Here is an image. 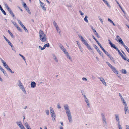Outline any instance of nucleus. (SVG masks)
<instances>
[{
  "mask_svg": "<svg viewBox=\"0 0 129 129\" xmlns=\"http://www.w3.org/2000/svg\"><path fill=\"white\" fill-rule=\"evenodd\" d=\"M64 107L66 111V113L67 116L69 121L70 123H71L72 122L73 119L72 115L69 106L68 105H65L64 106Z\"/></svg>",
  "mask_w": 129,
  "mask_h": 129,
  "instance_id": "obj_1",
  "label": "nucleus"
},
{
  "mask_svg": "<svg viewBox=\"0 0 129 129\" xmlns=\"http://www.w3.org/2000/svg\"><path fill=\"white\" fill-rule=\"evenodd\" d=\"M39 38L40 40L42 42H45L47 41V36L43 31L40 30L39 31Z\"/></svg>",
  "mask_w": 129,
  "mask_h": 129,
  "instance_id": "obj_2",
  "label": "nucleus"
},
{
  "mask_svg": "<svg viewBox=\"0 0 129 129\" xmlns=\"http://www.w3.org/2000/svg\"><path fill=\"white\" fill-rule=\"evenodd\" d=\"M17 85L22 91L25 94H26V91L25 88L23 85L20 81H18L17 83Z\"/></svg>",
  "mask_w": 129,
  "mask_h": 129,
  "instance_id": "obj_3",
  "label": "nucleus"
},
{
  "mask_svg": "<svg viewBox=\"0 0 129 129\" xmlns=\"http://www.w3.org/2000/svg\"><path fill=\"white\" fill-rule=\"evenodd\" d=\"M78 36L83 44L85 45L87 47H88L89 45L88 43L84 37L80 35H79Z\"/></svg>",
  "mask_w": 129,
  "mask_h": 129,
  "instance_id": "obj_4",
  "label": "nucleus"
},
{
  "mask_svg": "<svg viewBox=\"0 0 129 129\" xmlns=\"http://www.w3.org/2000/svg\"><path fill=\"white\" fill-rule=\"evenodd\" d=\"M101 115L104 125L105 126H107V123L105 115L103 113H102Z\"/></svg>",
  "mask_w": 129,
  "mask_h": 129,
  "instance_id": "obj_5",
  "label": "nucleus"
},
{
  "mask_svg": "<svg viewBox=\"0 0 129 129\" xmlns=\"http://www.w3.org/2000/svg\"><path fill=\"white\" fill-rule=\"evenodd\" d=\"M50 115L51 117L52 118V120L53 122H54L56 121V115L54 112H51Z\"/></svg>",
  "mask_w": 129,
  "mask_h": 129,
  "instance_id": "obj_6",
  "label": "nucleus"
},
{
  "mask_svg": "<svg viewBox=\"0 0 129 129\" xmlns=\"http://www.w3.org/2000/svg\"><path fill=\"white\" fill-rule=\"evenodd\" d=\"M39 2L40 6L42 10L44 11H46V7L45 6V4L41 2L40 0H39Z\"/></svg>",
  "mask_w": 129,
  "mask_h": 129,
  "instance_id": "obj_7",
  "label": "nucleus"
},
{
  "mask_svg": "<svg viewBox=\"0 0 129 129\" xmlns=\"http://www.w3.org/2000/svg\"><path fill=\"white\" fill-rule=\"evenodd\" d=\"M115 116L116 121L117 122V124H120L119 115L118 114H116L115 115Z\"/></svg>",
  "mask_w": 129,
  "mask_h": 129,
  "instance_id": "obj_8",
  "label": "nucleus"
},
{
  "mask_svg": "<svg viewBox=\"0 0 129 129\" xmlns=\"http://www.w3.org/2000/svg\"><path fill=\"white\" fill-rule=\"evenodd\" d=\"M124 106V110L125 112V114H126V112L127 111L128 112V108L126 103L125 104H123Z\"/></svg>",
  "mask_w": 129,
  "mask_h": 129,
  "instance_id": "obj_9",
  "label": "nucleus"
},
{
  "mask_svg": "<svg viewBox=\"0 0 129 129\" xmlns=\"http://www.w3.org/2000/svg\"><path fill=\"white\" fill-rule=\"evenodd\" d=\"M82 94L84 96L85 102L86 103L88 106L89 103H88V98H87L86 95L83 93H82Z\"/></svg>",
  "mask_w": 129,
  "mask_h": 129,
  "instance_id": "obj_10",
  "label": "nucleus"
},
{
  "mask_svg": "<svg viewBox=\"0 0 129 129\" xmlns=\"http://www.w3.org/2000/svg\"><path fill=\"white\" fill-rule=\"evenodd\" d=\"M100 80L102 82L103 84L105 86H106L107 84L104 78L103 77H101L100 78Z\"/></svg>",
  "mask_w": 129,
  "mask_h": 129,
  "instance_id": "obj_11",
  "label": "nucleus"
},
{
  "mask_svg": "<svg viewBox=\"0 0 129 129\" xmlns=\"http://www.w3.org/2000/svg\"><path fill=\"white\" fill-rule=\"evenodd\" d=\"M104 3L108 7L110 8H111L110 6L109 3L106 0H102Z\"/></svg>",
  "mask_w": 129,
  "mask_h": 129,
  "instance_id": "obj_12",
  "label": "nucleus"
},
{
  "mask_svg": "<svg viewBox=\"0 0 129 129\" xmlns=\"http://www.w3.org/2000/svg\"><path fill=\"white\" fill-rule=\"evenodd\" d=\"M104 3L108 7L110 8H111L110 6L109 3L106 0H102Z\"/></svg>",
  "mask_w": 129,
  "mask_h": 129,
  "instance_id": "obj_13",
  "label": "nucleus"
},
{
  "mask_svg": "<svg viewBox=\"0 0 129 129\" xmlns=\"http://www.w3.org/2000/svg\"><path fill=\"white\" fill-rule=\"evenodd\" d=\"M111 69L113 71V72L115 73L117 75L118 77L119 76L118 75V72L116 70V69L114 67H113L111 68Z\"/></svg>",
  "mask_w": 129,
  "mask_h": 129,
  "instance_id": "obj_14",
  "label": "nucleus"
},
{
  "mask_svg": "<svg viewBox=\"0 0 129 129\" xmlns=\"http://www.w3.org/2000/svg\"><path fill=\"white\" fill-rule=\"evenodd\" d=\"M1 61L3 64V66L6 69L9 67V66L6 64V62L4 61L2 59Z\"/></svg>",
  "mask_w": 129,
  "mask_h": 129,
  "instance_id": "obj_15",
  "label": "nucleus"
},
{
  "mask_svg": "<svg viewBox=\"0 0 129 129\" xmlns=\"http://www.w3.org/2000/svg\"><path fill=\"white\" fill-rule=\"evenodd\" d=\"M1 61L3 64V66L6 69L9 67V66L6 64V62L4 61L2 59Z\"/></svg>",
  "mask_w": 129,
  "mask_h": 129,
  "instance_id": "obj_16",
  "label": "nucleus"
},
{
  "mask_svg": "<svg viewBox=\"0 0 129 129\" xmlns=\"http://www.w3.org/2000/svg\"><path fill=\"white\" fill-rule=\"evenodd\" d=\"M30 86L31 88H35L36 86V83L35 82L33 81L30 83Z\"/></svg>",
  "mask_w": 129,
  "mask_h": 129,
  "instance_id": "obj_17",
  "label": "nucleus"
},
{
  "mask_svg": "<svg viewBox=\"0 0 129 129\" xmlns=\"http://www.w3.org/2000/svg\"><path fill=\"white\" fill-rule=\"evenodd\" d=\"M53 57L54 59V60L55 61L58 63V60L56 56L54 54H53Z\"/></svg>",
  "mask_w": 129,
  "mask_h": 129,
  "instance_id": "obj_18",
  "label": "nucleus"
},
{
  "mask_svg": "<svg viewBox=\"0 0 129 129\" xmlns=\"http://www.w3.org/2000/svg\"><path fill=\"white\" fill-rule=\"evenodd\" d=\"M16 123L19 127L23 125L22 123L20 121H18L16 122Z\"/></svg>",
  "mask_w": 129,
  "mask_h": 129,
  "instance_id": "obj_19",
  "label": "nucleus"
},
{
  "mask_svg": "<svg viewBox=\"0 0 129 129\" xmlns=\"http://www.w3.org/2000/svg\"><path fill=\"white\" fill-rule=\"evenodd\" d=\"M16 123L19 127L23 125L22 123L20 121H18L16 122Z\"/></svg>",
  "mask_w": 129,
  "mask_h": 129,
  "instance_id": "obj_20",
  "label": "nucleus"
},
{
  "mask_svg": "<svg viewBox=\"0 0 129 129\" xmlns=\"http://www.w3.org/2000/svg\"><path fill=\"white\" fill-rule=\"evenodd\" d=\"M116 40L117 42H120L122 40L121 38L118 35L116 36Z\"/></svg>",
  "mask_w": 129,
  "mask_h": 129,
  "instance_id": "obj_21",
  "label": "nucleus"
},
{
  "mask_svg": "<svg viewBox=\"0 0 129 129\" xmlns=\"http://www.w3.org/2000/svg\"><path fill=\"white\" fill-rule=\"evenodd\" d=\"M65 54L68 59L70 60H72V58L68 53V52Z\"/></svg>",
  "mask_w": 129,
  "mask_h": 129,
  "instance_id": "obj_22",
  "label": "nucleus"
},
{
  "mask_svg": "<svg viewBox=\"0 0 129 129\" xmlns=\"http://www.w3.org/2000/svg\"><path fill=\"white\" fill-rule=\"evenodd\" d=\"M88 16H86L85 17V18H84V20L86 22L88 23Z\"/></svg>",
  "mask_w": 129,
  "mask_h": 129,
  "instance_id": "obj_23",
  "label": "nucleus"
},
{
  "mask_svg": "<svg viewBox=\"0 0 129 129\" xmlns=\"http://www.w3.org/2000/svg\"><path fill=\"white\" fill-rule=\"evenodd\" d=\"M0 70L2 71V72L5 75L7 74L6 72L5 71V70L3 69L2 67L0 69Z\"/></svg>",
  "mask_w": 129,
  "mask_h": 129,
  "instance_id": "obj_24",
  "label": "nucleus"
},
{
  "mask_svg": "<svg viewBox=\"0 0 129 129\" xmlns=\"http://www.w3.org/2000/svg\"><path fill=\"white\" fill-rule=\"evenodd\" d=\"M8 71H9L11 73L13 74L14 73V72L12 71V70L10 69L9 67L7 68L6 69Z\"/></svg>",
  "mask_w": 129,
  "mask_h": 129,
  "instance_id": "obj_25",
  "label": "nucleus"
},
{
  "mask_svg": "<svg viewBox=\"0 0 129 129\" xmlns=\"http://www.w3.org/2000/svg\"><path fill=\"white\" fill-rule=\"evenodd\" d=\"M25 126L27 128L30 127V126L28 124L27 122H26V123L24 124Z\"/></svg>",
  "mask_w": 129,
  "mask_h": 129,
  "instance_id": "obj_26",
  "label": "nucleus"
},
{
  "mask_svg": "<svg viewBox=\"0 0 129 129\" xmlns=\"http://www.w3.org/2000/svg\"><path fill=\"white\" fill-rule=\"evenodd\" d=\"M4 38L6 41L8 43V44H9L10 43V42L4 36H3Z\"/></svg>",
  "mask_w": 129,
  "mask_h": 129,
  "instance_id": "obj_27",
  "label": "nucleus"
},
{
  "mask_svg": "<svg viewBox=\"0 0 129 129\" xmlns=\"http://www.w3.org/2000/svg\"><path fill=\"white\" fill-rule=\"evenodd\" d=\"M5 7L7 9L8 11H9L11 9L8 7V6L7 4H5Z\"/></svg>",
  "mask_w": 129,
  "mask_h": 129,
  "instance_id": "obj_28",
  "label": "nucleus"
},
{
  "mask_svg": "<svg viewBox=\"0 0 129 129\" xmlns=\"http://www.w3.org/2000/svg\"><path fill=\"white\" fill-rule=\"evenodd\" d=\"M78 45L79 49H81V46L79 42L78 41H76Z\"/></svg>",
  "mask_w": 129,
  "mask_h": 129,
  "instance_id": "obj_29",
  "label": "nucleus"
},
{
  "mask_svg": "<svg viewBox=\"0 0 129 129\" xmlns=\"http://www.w3.org/2000/svg\"><path fill=\"white\" fill-rule=\"evenodd\" d=\"M49 46H50L49 44L48 43H47V44H45L44 45V48H45H45L46 47H49Z\"/></svg>",
  "mask_w": 129,
  "mask_h": 129,
  "instance_id": "obj_30",
  "label": "nucleus"
},
{
  "mask_svg": "<svg viewBox=\"0 0 129 129\" xmlns=\"http://www.w3.org/2000/svg\"><path fill=\"white\" fill-rule=\"evenodd\" d=\"M56 30L59 33V34H60V29L59 27L58 26L57 27H55Z\"/></svg>",
  "mask_w": 129,
  "mask_h": 129,
  "instance_id": "obj_31",
  "label": "nucleus"
},
{
  "mask_svg": "<svg viewBox=\"0 0 129 129\" xmlns=\"http://www.w3.org/2000/svg\"><path fill=\"white\" fill-rule=\"evenodd\" d=\"M122 73L124 74H126L127 73L126 70L125 69H123L122 70Z\"/></svg>",
  "mask_w": 129,
  "mask_h": 129,
  "instance_id": "obj_32",
  "label": "nucleus"
},
{
  "mask_svg": "<svg viewBox=\"0 0 129 129\" xmlns=\"http://www.w3.org/2000/svg\"><path fill=\"white\" fill-rule=\"evenodd\" d=\"M8 11L11 14L13 17L14 16V15L13 13L12 12V11L11 9L9 11Z\"/></svg>",
  "mask_w": 129,
  "mask_h": 129,
  "instance_id": "obj_33",
  "label": "nucleus"
},
{
  "mask_svg": "<svg viewBox=\"0 0 129 129\" xmlns=\"http://www.w3.org/2000/svg\"><path fill=\"white\" fill-rule=\"evenodd\" d=\"M8 11L11 14L13 17L14 16V15L13 13L12 12V11L11 9L9 11Z\"/></svg>",
  "mask_w": 129,
  "mask_h": 129,
  "instance_id": "obj_34",
  "label": "nucleus"
},
{
  "mask_svg": "<svg viewBox=\"0 0 129 129\" xmlns=\"http://www.w3.org/2000/svg\"><path fill=\"white\" fill-rule=\"evenodd\" d=\"M38 48L39 49H40L41 50H44L45 48H44V47L43 46V47H42L41 46H39L38 47Z\"/></svg>",
  "mask_w": 129,
  "mask_h": 129,
  "instance_id": "obj_35",
  "label": "nucleus"
},
{
  "mask_svg": "<svg viewBox=\"0 0 129 129\" xmlns=\"http://www.w3.org/2000/svg\"><path fill=\"white\" fill-rule=\"evenodd\" d=\"M82 80L84 81L88 82V79L86 78L83 77V78H82Z\"/></svg>",
  "mask_w": 129,
  "mask_h": 129,
  "instance_id": "obj_36",
  "label": "nucleus"
},
{
  "mask_svg": "<svg viewBox=\"0 0 129 129\" xmlns=\"http://www.w3.org/2000/svg\"><path fill=\"white\" fill-rule=\"evenodd\" d=\"M119 54L122 57V58L123 59L125 57L124 56L122 53L120 52V51H119V52H118Z\"/></svg>",
  "mask_w": 129,
  "mask_h": 129,
  "instance_id": "obj_37",
  "label": "nucleus"
},
{
  "mask_svg": "<svg viewBox=\"0 0 129 129\" xmlns=\"http://www.w3.org/2000/svg\"><path fill=\"white\" fill-rule=\"evenodd\" d=\"M53 23L55 28L58 26L57 24L55 21H54L53 22Z\"/></svg>",
  "mask_w": 129,
  "mask_h": 129,
  "instance_id": "obj_38",
  "label": "nucleus"
},
{
  "mask_svg": "<svg viewBox=\"0 0 129 129\" xmlns=\"http://www.w3.org/2000/svg\"><path fill=\"white\" fill-rule=\"evenodd\" d=\"M59 47L62 50H63L65 48H64V47L61 45H60L59 46Z\"/></svg>",
  "mask_w": 129,
  "mask_h": 129,
  "instance_id": "obj_39",
  "label": "nucleus"
},
{
  "mask_svg": "<svg viewBox=\"0 0 129 129\" xmlns=\"http://www.w3.org/2000/svg\"><path fill=\"white\" fill-rule=\"evenodd\" d=\"M62 51H63L64 54H66L68 52L67 51L66 49L65 48L63 50H62Z\"/></svg>",
  "mask_w": 129,
  "mask_h": 129,
  "instance_id": "obj_40",
  "label": "nucleus"
},
{
  "mask_svg": "<svg viewBox=\"0 0 129 129\" xmlns=\"http://www.w3.org/2000/svg\"><path fill=\"white\" fill-rule=\"evenodd\" d=\"M16 28H17L18 30L19 31H20V32H22V29L20 28L19 26Z\"/></svg>",
  "mask_w": 129,
  "mask_h": 129,
  "instance_id": "obj_41",
  "label": "nucleus"
},
{
  "mask_svg": "<svg viewBox=\"0 0 129 129\" xmlns=\"http://www.w3.org/2000/svg\"><path fill=\"white\" fill-rule=\"evenodd\" d=\"M49 109L50 113L54 112L53 108L52 107H50Z\"/></svg>",
  "mask_w": 129,
  "mask_h": 129,
  "instance_id": "obj_42",
  "label": "nucleus"
},
{
  "mask_svg": "<svg viewBox=\"0 0 129 129\" xmlns=\"http://www.w3.org/2000/svg\"><path fill=\"white\" fill-rule=\"evenodd\" d=\"M98 18H99V20L102 23V24H103V19H102V18H101L100 16H99Z\"/></svg>",
  "mask_w": 129,
  "mask_h": 129,
  "instance_id": "obj_43",
  "label": "nucleus"
},
{
  "mask_svg": "<svg viewBox=\"0 0 129 129\" xmlns=\"http://www.w3.org/2000/svg\"><path fill=\"white\" fill-rule=\"evenodd\" d=\"M121 99V101H122L123 102V104H125V103H126V102L125 101L124 99V98H123Z\"/></svg>",
  "mask_w": 129,
  "mask_h": 129,
  "instance_id": "obj_44",
  "label": "nucleus"
},
{
  "mask_svg": "<svg viewBox=\"0 0 129 129\" xmlns=\"http://www.w3.org/2000/svg\"><path fill=\"white\" fill-rule=\"evenodd\" d=\"M119 42L121 43V44L124 47L126 46L124 45L123 42L122 41V40L120 42Z\"/></svg>",
  "mask_w": 129,
  "mask_h": 129,
  "instance_id": "obj_45",
  "label": "nucleus"
},
{
  "mask_svg": "<svg viewBox=\"0 0 129 129\" xmlns=\"http://www.w3.org/2000/svg\"><path fill=\"white\" fill-rule=\"evenodd\" d=\"M107 63L111 68L113 67L109 62H107Z\"/></svg>",
  "mask_w": 129,
  "mask_h": 129,
  "instance_id": "obj_46",
  "label": "nucleus"
},
{
  "mask_svg": "<svg viewBox=\"0 0 129 129\" xmlns=\"http://www.w3.org/2000/svg\"><path fill=\"white\" fill-rule=\"evenodd\" d=\"M91 28L92 30L93 31V32H94V33L96 31L94 28H93L92 26H91Z\"/></svg>",
  "mask_w": 129,
  "mask_h": 129,
  "instance_id": "obj_47",
  "label": "nucleus"
},
{
  "mask_svg": "<svg viewBox=\"0 0 129 129\" xmlns=\"http://www.w3.org/2000/svg\"><path fill=\"white\" fill-rule=\"evenodd\" d=\"M19 55L24 61L25 60V57L24 56H23L22 55L20 54H19Z\"/></svg>",
  "mask_w": 129,
  "mask_h": 129,
  "instance_id": "obj_48",
  "label": "nucleus"
},
{
  "mask_svg": "<svg viewBox=\"0 0 129 129\" xmlns=\"http://www.w3.org/2000/svg\"><path fill=\"white\" fill-rule=\"evenodd\" d=\"M97 51L101 55L103 56L102 53L99 49Z\"/></svg>",
  "mask_w": 129,
  "mask_h": 129,
  "instance_id": "obj_49",
  "label": "nucleus"
},
{
  "mask_svg": "<svg viewBox=\"0 0 129 129\" xmlns=\"http://www.w3.org/2000/svg\"><path fill=\"white\" fill-rule=\"evenodd\" d=\"M45 112L46 113V114L48 115H49V111L48 110H47L45 111Z\"/></svg>",
  "mask_w": 129,
  "mask_h": 129,
  "instance_id": "obj_50",
  "label": "nucleus"
},
{
  "mask_svg": "<svg viewBox=\"0 0 129 129\" xmlns=\"http://www.w3.org/2000/svg\"><path fill=\"white\" fill-rule=\"evenodd\" d=\"M11 47L12 50H13V48L14 47V46L13 45H12V44L10 42L8 44Z\"/></svg>",
  "mask_w": 129,
  "mask_h": 129,
  "instance_id": "obj_51",
  "label": "nucleus"
},
{
  "mask_svg": "<svg viewBox=\"0 0 129 129\" xmlns=\"http://www.w3.org/2000/svg\"><path fill=\"white\" fill-rule=\"evenodd\" d=\"M20 129H26L24 126L22 125L19 127Z\"/></svg>",
  "mask_w": 129,
  "mask_h": 129,
  "instance_id": "obj_52",
  "label": "nucleus"
},
{
  "mask_svg": "<svg viewBox=\"0 0 129 129\" xmlns=\"http://www.w3.org/2000/svg\"><path fill=\"white\" fill-rule=\"evenodd\" d=\"M20 129H26L24 126L22 125L19 127Z\"/></svg>",
  "mask_w": 129,
  "mask_h": 129,
  "instance_id": "obj_53",
  "label": "nucleus"
},
{
  "mask_svg": "<svg viewBox=\"0 0 129 129\" xmlns=\"http://www.w3.org/2000/svg\"><path fill=\"white\" fill-rule=\"evenodd\" d=\"M20 129H26L24 126L22 125L19 127Z\"/></svg>",
  "mask_w": 129,
  "mask_h": 129,
  "instance_id": "obj_54",
  "label": "nucleus"
},
{
  "mask_svg": "<svg viewBox=\"0 0 129 129\" xmlns=\"http://www.w3.org/2000/svg\"><path fill=\"white\" fill-rule=\"evenodd\" d=\"M79 13H80V14L81 16H82L83 15H84V13L81 10L79 11Z\"/></svg>",
  "mask_w": 129,
  "mask_h": 129,
  "instance_id": "obj_55",
  "label": "nucleus"
},
{
  "mask_svg": "<svg viewBox=\"0 0 129 129\" xmlns=\"http://www.w3.org/2000/svg\"><path fill=\"white\" fill-rule=\"evenodd\" d=\"M111 47H112L113 48L115 49V48L116 47V46L114 44H111Z\"/></svg>",
  "mask_w": 129,
  "mask_h": 129,
  "instance_id": "obj_56",
  "label": "nucleus"
},
{
  "mask_svg": "<svg viewBox=\"0 0 129 129\" xmlns=\"http://www.w3.org/2000/svg\"><path fill=\"white\" fill-rule=\"evenodd\" d=\"M57 108L58 109H60L61 108V107L60 106V105L59 104H57Z\"/></svg>",
  "mask_w": 129,
  "mask_h": 129,
  "instance_id": "obj_57",
  "label": "nucleus"
},
{
  "mask_svg": "<svg viewBox=\"0 0 129 129\" xmlns=\"http://www.w3.org/2000/svg\"><path fill=\"white\" fill-rule=\"evenodd\" d=\"M125 48V49L129 53V49L126 46L124 47Z\"/></svg>",
  "mask_w": 129,
  "mask_h": 129,
  "instance_id": "obj_58",
  "label": "nucleus"
},
{
  "mask_svg": "<svg viewBox=\"0 0 129 129\" xmlns=\"http://www.w3.org/2000/svg\"><path fill=\"white\" fill-rule=\"evenodd\" d=\"M118 125V129H122V126L120 124Z\"/></svg>",
  "mask_w": 129,
  "mask_h": 129,
  "instance_id": "obj_59",
  "label": "nucleus"
},
{
  "mask_svg": "<svg viewBox=\"0 0 129 129\" xmlns=\"http://www.w3.org/2000/svg\"><path fill=\"white\" fill-rule=\"evenodd\" d=\"M17 21L18 22V23L20 25L23 24L19 20H17Z\"/></svg>",
  "mask_w": 129,
  "mask_h": 129,
  "instance_id": "obj_60",
  "label": "nucleus"
},
{
  "mask_svg": "<svg viewBox=\"0 0 129 129\" xmlns=\"http://www.w3.org/2000/svg\"><path fill=\"white\" fill-rule=\"evenodd\" d=\"M5 15H6V13L5 12V11L4 10H3L2 11H1Z\"/></svg>",
  "mask_w": 129,
  "mask_h": 129,
  "instance_id": "obj_61",
  "label": "nucleus"
},
{
  "mask_svg": "<svg viewBox=\"0 0 129 129\" xmlns=\"http://www.w3.org/2000/svg\"><path fill=\"white\" fill-rule=\"evenodd\" d=\"M10 35L11 37L12 38H13L14 37V36L13 34L11 32L9 34Z\"/></svg>",
  "mask_w": 129,
  "mask_h": 129,
  "instance_id": "obj_62",
  "label": "nucleus"
},
{
  "mask_svg": "<svg viewBox=\"0 0 129 129\" xmlns=\"http://www.w3.org/2000/svg\"><path fill=\"white\" fill-rule=\"evenodd\" d=\"M108 21L110 22L111 23H112L113 22V21L109 18H108Z\"/></svg>",
  "mask_w": 129,
  "mask_h": 129,
  "instance_id": "obj_63",
  "label": "nucleus"
},
{
  "mask_svg": "<svg viewBox=\"0 0 129 129\" xmlns=\"http://www.w3.org/2000/svg\"><path fill=\"white\" fill-rule=\"evenodd\" d=\"M123 59L125 60H126L129 62V59H128L126 58V57H125Z\"/></svg>",
  "mask_w": 129,
  "mask_h": 129,
  "instance_id": "obj_64",
  "label": "nucleus"
}]
</instances>
